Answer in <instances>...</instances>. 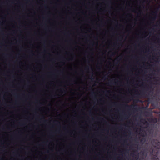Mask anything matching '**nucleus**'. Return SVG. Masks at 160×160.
I'll return each mask as SVG.
<instances>
[{"label": "nucleus", "instance_id": "nucleus-4", "mask_svg": "<svg viewBox=\"0 0 160 160\" xmlns=\"http://www.w3.org/2000/svg\"><path fill=\"white\" fill-rule=\"evenodd\" d=\"M42 119L44 120V122H47V120H45L44 118H41L40 119V120H42Z\"/></svg>", "mask_w": 160, "mask_h": 160}, {"label": "nucleus", "instance_id": "nucleus-12", "mask_svg": "<svg viewBox=\"0 0 160 160\" xmlns=\"http://www.w3.org/2000/svg\"><path fill=\"white\" fill-rule=\"evenodd\" d=\"M125 116L126 117H127V116L126 115H125Z\"/></svg>", "mask_w": 160, "mask_h": 160}, {"label": "nucleus", "instance_id": "nucleus-11", "mask_svg": "<svg viewBox=\"0 0 160 160\" xmlns=\"http://www.w3.org/2000/svg\"><path fill=\"white\" fill-rule=\"evenodd\" d=\"M94 94V92H93V93H92V94Z\"/></svg>", "mask_w": 160, "mask_h": 160}, {"label": "nucleus", "instance_id": "nucleus-7", "mask_svg": "<svg viewBox=\"0 0 160 160\" xmlns=\"http://www.w3.org/2000/svg\"><path fill=\"white\" fill-rule=\"evenodd\" d=\"M154 14H157L156 12H154Z\"/></svg>", "mask_w": 160, "mask_h": 160}, {"label": "nucleus", "instance_id": "nucleus-8", "mask_svg": "<svg viewBox=\"0 0 160 160\" xmlns=\"http://www.w3.org/2000/svg\"><path fill=\"white\" fill-rule=\"evenodd\" d=\"M127 100L128 102H129V101H130V100H128V99H127V100Z\"/></svg>", "mask_w": 160, "mask_h": 160}, {"label": "nucleus", "instance_id": "nucleus-14", "mask_svg": "<svg viewBox=\"0 0 160 160\" xmlns=\"http://www.w3.org/2000/svg\"><path fill=\"white\" fill-rule=\"evenodd\" d=\"M147 155V154H146V156Z\"/></svg>", "mask_w": 160, "mask_h": 160}, {"label": "nucleus", "instance_id": "nucleus-10", "mask_svg": "<svg viewBox=\"0 0 160 160\" xmlns=\"http://www.w3.org/2000/svg\"><path fill=\"white\" fill-rule=\"evenodd\" d=\"M107 92H109L110 91H107Z\"/></svg>", "mask_w": 160, "mask_h": 160}, {"label": "nucleus", "instance_id": "nucleus-1", "mask_svg": "<svg viewBox=\"0 0 160 160\" xmlns=\"http://www.w3.org/2000/svg\"><path fill=\"white\" fill-rule=\"evenodd\" d=\"M152 145L156 148H151L150 150V155L151 157V160H159L158 156L159 151L160 149V142L156 139H152L151 141Z\"/></svg>", "mask_w": 160, "mask_h": 160}, {"label": "nucleus", "instance_id": "nucleus-3", "mask_svg": "<svg viewBox=\"0 0 160 160\" xmlns=\"http://www.w3.org/2000/svg\"><path fill=\"white\" fill-rule=\"evenodd\" d=\"M122 106L123 107H124L126 108H128V109H129L130 108L132 107V106H129V105H128L127 104H123Z\"/></svg>", "mask_w": 160, "mask_h": 160}, {"label": "nucleus", "instance_id": "nucleus-13", "mask_svg": "<svg viewBox=\"0 0 160 160\" xmlns=\"http://www.w3.org/2000/svg\"><path fill=\"white\" fill-rule=\"evenodd\" d=\"M159 70H158V72H159Z\"/></svg>", "mask_w": 160, "mask_h": 160}, {"label": "nucleus", "instance_id": "nucleus-6", "mask_svg": "<svg viewBox=\"0 0 160 160\" xmlns=\"http://www.w3.org/2000/svg\"><path fill=\"white\" fill-rule=\"evenodd\" d=\"M155 18H153L152 19V20L153 21H154L155 20Z\"/></svg>", "mask_w": 160, "mask_h": 160}, {"label": "nucleus", "instance_id": "nucleus-5", "mask_svg": "<svg viewBox=\"0 0 160 160\" xmlns=\"http://www.w3.org/2000/svg\"><path fill=\"white\" fill-rule=\"evenodd\" d=\"M112 81H111L110 82V83L111 84H112ZM108 84H109V83H108Z\"/></svg>", "mask_w": 160, "mask_h": 160}, {"label": "nucleus", "instance_id": "nucleus-9", "mask_svg": "<svg viewBox=\"0 0 160 160\" xmlns=\"http://www.w3.org/2000/svg\"><path fill=\"white\" fill-rule=\"evenodd\" d=\"M101 119H102V120H103V121H104V119L103 118H101Z\"/></svg>", "mask_w": 160, "mask_h": 160}, {"label": "nucleus", "instance_id": "nucleus-2", "mask_svg": "<svg viewBox=\"0 0 160 160\" xmlns=\"http://www.w3.org/2000/svg\"><path fill=\"white\" fill-rule=\"evenodd\" d=\"M145 92L143 91H142L140 93L138 92L136 93V95H137L138 97L139 96H141L142 95H144Z\"/></svg>", "mask_w": 160, "mask_h": 160}]
</instances>
